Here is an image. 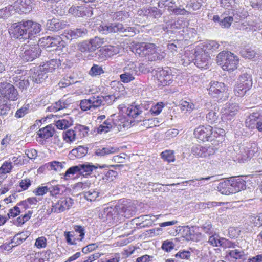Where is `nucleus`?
<instances>
[{
	"label": "nucleus",
	"instance_id": "obj_1",
	"mask_svg": "<svg viewBox=\"0 0 262 262\" xmlns=\"http://www.w3.org/2000/svg\"><path fill=\"white\" fill-rule=\"evenodd\" d=\"M135 53L140 56L147 57L150 61L161 60L165 55L164 52L158 51L155 44L145 42L136 45Z\"/></svg>",
	"mask_w": 262,
	"mask_h": 262
},
{
	"label": "nucleus",
	"instance_id": "obj_2",
	"mask_svg": "<svg viewBox=\"0 0 262 262\" xmlns=\"http://www.w3.org/2000/svg\"><path fill=\"white\" fill-rule=\"evenodd\" d=\"M216 61L224 70L232 72L237 68L239 59L231 52L223 51L217 55Z\"/></svg>",
	"mask_w": 262,
	"mask_h": 262
},
{
	"label": "nucleus",
	"instance_id": "obj_3",
	"mask_svg": "<svg viewBox=\"0 0 262 262\" xmlns=\"http://www.w3.org/2000/svg\"><path fill=\"white\" fill-rule=\"evenodd\" d=\"M119 108L123 113L134 119V121H130V124L128 122H125L128 123L129 126L131 125L132 123H133V125H134L135 122L138 123L137 120H140L143 118V115H145V111L148 109L147 107H145L144 106L143 103L138 104L136 103L128 104L127 105L124 104L120 105Z\"/></svg>",
	"mask_w": 262,
	"mask_h": 262
},
{
	"label": "nucleus",
	"instance_id": "obj_4",
	"mask_svg": "<svg viewBox=\"0 0 262 262\" xmlns=\"http://www.w3.org/2000/svg\"><path fill=\"white\" fill-rule=\"evenodd\" d=\"M236 152V155L234 161H238L239 162L244 163L248 159L251 158L255 153L257 152V148L255 143L248 144L247 146L241 145L235 146L233 148Z\"/></svg>",
	"mask_w": 262,
	"mask_h": 262
},
{
	"label": "nucleus",
	"instance_id": "obj_5",
	"mask_svg": "<svg viewBox=\"0 0 262 262\" xmlns=\"http://www.w3.org/2000/svg\"><path fill=\"white\" fill-rule=\"evenodd\" d=\"M98 165H93L92 163L85 162L73 166L68 169L65 173L66 179L70 177L71 175L78 174L83 176H87L92 173V171L98 168Z\"/></svg>",
	"mask_w": 262,
	"mask_h": 262
},
{
	"label": "nucleus",
	"instance_id": "obj_6",
	"mask_svg": "<svg viewBox=\"0 0 262 262\" xmlns=\"http://www.w3.org/2000/svg\"><path fill=\"white\" fill-rule=\"evenodd\" d=\"M9 33L12 38L18 39L21 41L28 39L25 19L12 24L9 28Z\"/></svg>",
	"mask_w": 262,
	"mask_h": 262
},
{
	"label": "nucleus",
	"instance_id": "obj_7",
	"mask_svg": "<svg viewBox=\"0 0 262 262\" xmlns=\"http://www.w3.org/2000/svg\"><path fill=\"white\" fill-rule=\"evenodd\" d=\"M0 97L7 101H16L18 93L12 84L6 81L0 82Z\"/></svg>",
	"mask_w": 262,
	"mask_h": 262
},
{
	"label": "nucleus",
	"instance_id": "obj_8",
	"mask_svg": "<svg viewBox=\"0 0 262 262\" xmlns=\"http://www.w3.org/2000/svg\"><path fill=\"white\" fill-rule=\"evenodd\" d=\"M117 211L116 205L114 207H105L100 211L99 217L102 222L113 225L117 222H119V218L118 215Z\"/></svg>",
	"mask_w": 262,
	"mask_h": 262
},
{
	"label": "nucleus",
	"instance_id": "obj_9",
	"mask_svg": "<svg viewBox=\"0 0 262 262\" xmlns=\"http://www.w3.org/2000/svg\"><path fill=\"white\" fill-rule=\"evenodd\" d=\"M41 52V50L38 44L32 46L25 45L23 47L20 56L24 61H32L39 57Z\"/></svg>",
	"mask_w": 262,
	"mask_h": 262
},
{
	"label": "nucleus",
	"instance_id": "obj_10",
	"mask_svg": "<svg viewBox=\"0 0 262 262\" xmlns=\"http://www.w3.org/2000/svg\"><path fill=\"white\" fill-rule=\"evenodd\" d=\"M116 206L119 222L123 221L124 218L131 217L136 214L137 211L134 205L130 202L118 203Z\"/></svg>",
	"mask_w": 262,
	"mask_h": 262
},
{
	"label": "nucleus",
	"instance_id": "obj_11",
	"mask_svg": "<svg viewBox=\"0 0 262 262\" xmlns=\"http://www.w3.org/2000/svg\"><path fill=\"white\" fill-rule=\"evenodd\" d=\"M194 64L200 69H207L211 64V59L207 51L198 49L195 52Z\"/></svg>",
	"mask_w": 262,
	"mask_h": 262
},
{
	"label": "nucleus",
	"instance_id": "obj_12",
	"mask_svg": "<svg viewBox=\"0 0 262 262\" xmlns=\"http://www.w3.org/2000/svg\"><path fill=\"white\" fill-rule=\"evenodd\" d=\"M74 204V200L69 197H63L56 202H52L51 212L59 213L69 209Z\"/></svg>",
	"mask_w": 262,
	"mask_h": 262
},
{
	"label": "nucleus",
	"instance_id": "obj_13",
	"mask_svg": "<svg viewBox=\"0 0 262 262\" xmlns=\"http://www.w3.org/2000/svg\"><path fill=\"white\" fill-rule=\"evenodd\" d=\"M102 105L101 98L91 96L88 99H82L80 102V107L83 111H93Z\"/></svg>",
	"mask_w": 262,
	"mask_h": 262
},
{
	"label": "nucleus",
	"instance_id": "obj_14",
	"mask_svg": "<svg viewBox=\"0 0 262 262\" xmlns=\"http://www.w3.org/2000/svg\"><path fill=\"white\" fill-rule=\"evenodd\" d=\"M118 123H113V120L112 119H107L105 120L101 124H100L97 128V132L99 134L102 133H108L113 127V124H115L117 126L118 130H121L122 129L125 128H128L129 125L128 123L125 122V119H122Z\"/></svg>",
	"mask_w": 262,
	"mask_h": 262
},
{
	"label": "nucleus",
	"instance_id": "obj_15",
	"mask_svg": "<svg viewBox=\"0 0 262 262\" xmlns=\"http://www.w3.org/2000/svg\"><path fill=\"white\" fill-rule=\"evenodd\" d=\"M117 84L118 86H117V88L118 89V90L117 91L116 90V92L113 94L106 95L104 96H97L101 98V100H102V105H104V102H105L107 104H112L113 102H114L116 100L123 98L126 94L125 89L122 84H121L119 83Z\"/></svg>",
	"mask_w": 262,
	"mask_h": 262
},
{
	"label": "nucleus",
	"instance_id": "obj_16",
	"mask_svg": "<svg viewBox=\"0 0 262 262\" xmlns=\"http://www.w3.org/2000/svg\"><path fill=\"white\" fill-rule=\"evenodd\" d=\"M104 42V38L96 36L91 39L89 41L82 42L79 46V50L82 52H93L100 47Z\"/></svg>",
	"mask_w": 262,
	"mask_h": 262
},
{
	"label": "nucleus",
	"instance_id": "obj_17",
	"mask_svg": "<svg viewBox=\"0 0 262 262\" xmlns=\"http://www.w3.org/2000/svg\"><path fill=\"white\" fill-rule=\"evenodd\" d=\"M119 46H105L97 51L96 55L99 60L103 61L119 53Z\"/></svg>",
	"mask_w": 262,
	"mask_h": 262
},
{
	"label": "nucleus",
	"instance_id": "obj_18",
	"mask_svg": "<svg viewBox=\"0 0 262 262\" xmlns=\"http://www.w3.org/2000/svg\"><path fill=\"white\" fill-rule=\"evenodd\" d=\"M25 24L27 31L28 39H32L40 35L42 30L41 25L32 20H25Z\"/></svg>",
	"mask_w": 262,
	"mask_h": 262
},
{
	"label": "nucleus",
	"instance_id": "obj_19",
	"mask_svg": "<svg viewBox=\"0 0 262 262\" xmlns=\"http://www.w3.org/2000/svg\"><path fill=\"white\" fill-rule=\"evenodd\" d=\"M227 90L226 86L223 82L212 81L208 89V94L214 98L221 97Z\"/></svg>",
	"mask_w": 262,
	"mask_h": 262
},
{
	"label": "nucleus",
	"instance_id": "obj_20",
	"mask_svg": "<svg viewBox=\"0 0 262 262\" xmlns=\"http://www.w3.org/2000/svg\"><path fill=\"white\" fill-rule=\"evenodd\" d=\"M212 127L210 125L199 126L194 131V135L199 140L205 141H211Z\"/></svg>",
	"mask_w": 262,
	"mask_h": 262
},
{
	"label": "nucleus",
	"instance_id": "obj_21",
	"mask_svg": "<svg viewBox=\"0 0 262 262\" xmlns=\"http://www.w3.org/2000/svg\"><path fill=\"white\" fill-rule=\"evenodd\" d=\"M182 236L187 241L200 242L202 239L203 235L198 231H195L194 227L188 226L184 227L182 232Z\"/></svg>",
	"mask_w": 262,
	"mask_h": 262
},
{
	"label": "nucleus",
	"instance_id": "obj_22",
	"mask_svg": "<svg viewBox=\"0 0 262 262\" xmlns=\"http://www.w3.org/2000/svg\"><path fill=\"white\" fill-rule=\"evenodd\" d=\"M69 12L76 17H91L93 15L92 8L83 6H72Z\"/></svg>",
	"mask_w": 262,
	"mask_h": 262
},
{
	"label": "nucleus",
	"instance_id": "obj_23",
	"mask_svg": "<svg viewBox=\"0 0 262 262\" xmlns=\"http://www.w3.org/2000/svg\"><path fill=\"white\" fill-rule=\"evenodd\" d=\"M238 111V106L236 103H229L221 110L223 120H231Z\"/></svg>",
	"mask_w": 262,
	"mask_h": 262
},
{
	"label": "nucleus",
	"instance_id": "obj_24",
	"mask_svg": "<svg viewBox=\"0 0 262 262\" xmlns=\"http://www.w3.org/2000/svg\"><path fill=\"white\" fill-rule=\"evenodd\" d=\"M174 75L172 74L171 70L168 68L159 72L157 78L162 85H169L173 80Z\"/></svg>",
	"mask_w": 262,
	"mask_h": 262
},
{
	"label": "nucleus",
	"instance_id": "obj_25",
	"mask_svg": "<svg viewBox=\"0 0 262 262\" xmlns=\"http://www.w3.org/2000/svg\"><path fill=\"white\" fill-rule=\"evenodd\" d=\"M13 6L14 11L28 13L31 11L33 3L32 0H17Z\"/></svg>",
	"mask_w": 262,
	"mask_h": 262
},
{
	"label": "nucleus",
	"instance_id": "obj_26",
	"mask_svg": "<svg viewBox=\"0 0 262 262\" xmlns=\"http://www.w3.org/2000/svg\"><path fill=\"white\" fill-rule=\"evenodd\" d=\"M86 33L87 30L85 28H76L73 30H66L61 36L67 40H72L81 37Z\"/></svg>",
	"mask_w": 262,
	"mask_h": 262
},
{
	"label": "nucleus",
	"instance_id": "obj_27",
	"mask_svg": "<svg viewBox=\"0 0 262 262\" xmlns=\"http://www.w3.org/2000/svg\"><path fill=\"white\" fill-rule=\"evenodd\" d=\"M191 153L200 157H207L214 154L213 148L211 147H203L194 145L191 148Z\"/></svg>",
	"mask_w": 262,
	"mask_h": 262
},
{
	"label": "nucleus",
	"instance_id": "obj_28",
	"mask_svg": "<svg viewBox=\"0 0 262 262\" xmlns=\"http://www.w3.org/2000/svg\"><path fill=\"white\" fill-rule=\"evenodd\" d=\"M54 133V127L51 124L42 127L37 132V136H38L39 138L37 141L39 142H43V140L52 137Z\"/></svg>",
	"mask_w": 262,
	"mask_h": 262
},
{
	"label": "nucleus",
	"instance_id": "obj_29",
	"mask_svg": "<svg viewBox=\"0 0 262 262\" xmlns=\"http://www.w3.org/2000/svg\"><path fill=\"white\" fill-rule=\"evenodd\" d=\"M68 26V23L65 20H59L56 18H52L47 22V26L48 29L52 31H58L64 29Z\"/></svg>",
	"mask_w": 262,
	"mask_h": 262
},
{
	"label": "nucleus",
	"instance_id": "obj_30",
	"mask_svg": "<svg viewBox=\"0 0 262 262\" xmlns=\"http://www.w3.org/2000/svg\"><path fill=\"white\" fill-rule=\"evenodd\" d=\"M119 26V23H103L98 27V30L100 33L106 35L110 33H118Z\"/></svg>",
	"mask_w": 262,
	"mask_h": 262
},
{
	"label": "nucleus",
	"instance_id": "obj_31",
	"mask_svg": "<svg viewBox=\"0 0 262 262\" xmlns=\"http://www.w3.org/2000/svg\"><path fill=\"white\" fill-rule=\"evenodd\" d=\"M71 103L72 99L69 98H66L64 96L58 102L48 107L47 109L50 112H57L67 108Z\"/></svg>",
	"mask_w": 262,
	"mask_h": 262
},
{
	"label": "nucleus",
	"instance_id": "obj_32",
	"mask_svg": "<svg viewBox=\"0 0 262 262\" xmlns=\"http://www.w3.org/2000/svg\"><path fill=\"white\" fill-rule=\"evenodd\" d=\"M232 194L246 188V182L241 178H231L230 180Z\"/></svg>",
	"mask_w": 262,
	"mask_h": 262
},
{
	"label": "nucleus",
	"instance_id": "obj_33",
	"mask_svg": "<svg viewBox=\"0 0 262 262\" xmlns=\"http://www.w3.org/2000/svg\"><path fill=\"white\" fill-rule=\"evenodd\" d=\"M212 19L223 28H229L233 21V18L232 16H225L223 15L220 16L217 15H214Z\"/></svg>",
	"mask_w": 262,
	"mask_h": 262
},
{
	"label": "nucleus",
	"instance_id": "obj_34",
	"mask_svg": "<svg viewBox=\"0 0 262 262\" xmlns=\"http://www.w3.org/2000/svg\"><path fill=\"white\" fill-rule=\"evenodd\" d=\"M64 39L63 37H61L58 36L57 37H52L48 36L47 38V44L48 45L47 46V51H50L51 50L50 48H53V50H56L59 48H61L62 46H63V42L62 39Z\"/></svg>",
	"mask_w": 262,
	"mask_h": 262
},
{
	"label": "nucleus",
	"instance_id": "obj_35",
	"mask_svg": "<svg viewBox=\"0 0 262 262\" xmlns=\"http://www.w3.org/2000/svg\"><path fill=\"white\" fill-rule=\"evenodd\" d=\"M82 195L84 199L90 202L98 200L99 198L102 196L101 192L98 188H91L88 191L83 192Z\"/></svg>",
	"mask_w": 262,
	"mask_h": 262
},
{
	"label": "nucleus",
	"instance_id": "obj_36",
	"mask_svg": "<svg viewBox=\"0 0 262 262\" xmlns=\"http://www.w3.org/2000/svg\"><path fill=\"white\" fill-rule=\"evenodd\" d=\"M248 25L250 27H246V25L242 24L240 29L249 31L251 29L253 31L262 29V19L260 18H255L251 21L248 22Z\"/></svg>",
	"mask_w": 262,
	"mask_h": 262
},
{
	"label": "nucleus",
	"instance_id": "obj_37",
	"mask_svg": "<svg viewBox=\"0 0 262 262\" xmlns=\"http://www.w3.org/2000/svg\"><path fill=\"white\" fill-rule=\"evenodd\" d=\"M62 61L60 59H51L42 66V70L47 72H52L59 66H62Z\"/></svg>",
	"mask_w": 262,
	"mask_h": 262
},
{
	"label": "nucleus",
	"instance_id": "obj_38",
	"mask_svg": "<svg viewBox=\"0 0 262 262\" xmlns=\"http://www.w3.org/2000/svg\"><path fill=\"white\" fill-rule=\"evenodd\" d=\"M238 84L243 85L245 89H250L252 86L251 75L247 73L241 74L238 78Z\"/></svg>",
	"mask_w": 262,
	"mask_h": 262
},
{
	"label": "nucleus",
	"instance_id": "obj_39",
	"mask_svg": "<svg viewBox=\"0 0 262 262\" xmlns=\"http://www.w3.org/2000/svg\"><path fill=\"white\" fill-rule=\"evenodd\" d=\"M119 148L115 147L106 146L105 147H100L95 151V155L97 156L103 157L110 154H113L118 152Z\"/></svg>",
	"mask_w": 262,
	"mask_h": 262
},
{
	"label": "nucleus",
	"instance_id": "obj_40",
	"mask_svg": "<svg viewBox=\"0 0 262 262\" xmlns=\"http://www.w3.org/2000/svg\"><path fill=\"white\" fill-rule=\"evenodd\" d=\"M217 190L222 194L229 195L232 193V190L229 180L220 182L217 187Z\"/></svg>",
	"mask_w": 262,
	"mask_h": 262
},
{
	"label": "nucleus",
	"instance_id": "obj_41",
	"mask_svg": "<svg viewBox=\"0 0 262 262\" xmlns=\"http://www.w3.org/2000/svg\"><path fill=\"white\" fill-rule=\"evenodd\" d=\"M120 26L118 33L124 34L125 36H134L139 32V31L135 27H125L121 23H120Z\"/></svg>",
	"mask_w": 262,
	"mask_h": 262
},
{
	"label": "nucleus",
	"instance_id": "obj_42",
	"mask_svg": "<svg viewBox=\"0 0 262 262\" xmlns=\"http://www.w3.org/2000/svg\"><path fill=\"white\" fill-rule=\"evenodd\" d=\"M138 122H141V125L143 126L146 128H150L152 126H156L158 125L160 123L157 118H152L150 119H146L143 116V118L140 120H137Z\"/></svg>",
	"mask_w": 262,
	"mask_h": 262
},
{
	"label": "nucleus",
	"instance_id": "obj_43",
	"mask_svg": "<svg viewBox=\"0 0 262 262\" xmlns=\"http://www.w3.org/2000/svg\"><path fill=\"white\" fill-rule=\"evenodd\" d=\"M28 237V233L27 232H23L19 233L13 237L9 244L12 245V247L17 246L24 242Z\"/></svg>",
	"mask_w": 262,
	"mask_h": 262
},
{
	"label": "nucleus",
	"instance_id": "obj_44",
	"mask_svg": "<svg viewBox=\"0 0 262 262\" xmlns=\"http://www.w3.org/2000/svg\"><path fill=\"white\" fill-rule=\"evenodd\" d=\"M87 148L83 146H79L76 148L72 149L69 155L71 159L74 158H81L84 157L87 154Z\"/></svg>",
	"mask_w": 262,
	"mask_h": 262
},
{
	"label": "nucleus",
	"instance_id": "obj_45",
	"mask_svg": "<svg viewBox=\"0 0 262 262\" xmlns=\"http://www.w3.org/2000/svg\"><path fill=\"white\" fill-rule=\"evenodd\" d=\"M73 120L69 117L67 116L65 118H61L56 121L55 125L57 128L60 129H66L73 124Z\"/></svg>",
	"mask_w": 262,
	"mask_h": 262
},
{
	"label": "nucleus",
	"instance_id": "obj_46",
	"mask_svg": "<svg viewBox=\"0 0 262 262\" xmlns=\"http://www.w3.org/2000/svg\"><path fill=\"white\" fill-rule=\"evenodd\" d=\"M46 72L45 71L42 70V68L41 67L39 70L34 73L31 78L34 82L40 83L43 82L46 78H47V75Z\"/></svg>",
	"mask_w": 262,
	"mask_h": 262
},
{
	"label": "nucleus",
	"instance_id": "obj_47",
	"mask_svg": "<svg viewBox=\"0 0 262 262\" xmlns=\"http://www.w3.org/2000/svg\"><path fill=\"white\" fill-rule=\"evenodd\" d=\"M240 53L241 56L245 58L253 59L255 57L257 52L255 49L249 46H246L242 49Z\"/></svg>",
	"mask_w": 262,
	"mask_h": 262
},
{
	"label": "nucleus",
	"instance_id": "obj_48",
	"mask_svg": "<svg viewBox=\"0 0 262 262\" xmlns=\"http://www.w3.org/2000/svg\"><path fill=\"white\" fill-rule=\"evenodd\" d=\"M11 111V104L6 100L0 97V115L6 116Z\"/></svg>",
	"mask_w": 262,
	"mask_h": 262
},
{
	"label": "nucleus",
	"instance_id": "obj_49",
	"mask_svg": "<svg viewBox=\"0 0 262 262\" xmlns=\"http://www.w3.org/2000/svg\"><path fill=\"white\" fill-rule=\"evenodd\" d=\"M77 139H81L88 134L89 128L88 127L82 125H77L74 127Z\"/></svg>",
	"mask_w": 262,
	"mask_h": 262
},
{
	"label": "nucleus",
	"instance_id": "obj_50",
	"mask_svg": "<svg viewBox=\"0 0 262 262\" xmlns=\"http://www.w3.org/2000/svg\"><path fill=\"white\" fill-rule=\"evenodd\" d=\"M111 17L113 21H123L129 17V14L126 11H121L111 14Z\"/></svg>",
	"mask_w": 262,
	"mask_h": 262
},
{
	"label": "nucleus",
	"instance_id": "obj_51",
	"mask_svg": "<svg viewBox=\"0 0 262 262\" xmlns=\"http://www.w3.org/2000/svg\"><path fill=\"white\" fill-rule=\"evenodd\" d=\"M178 222L177 221L172 220L170 221H167L163 223H159V226L160 227L154 228L150 230V233H153L154 235H158L161 234L162 233V229L161 227H164L166 226H172Z\"/></svg>",
	"mask_w": 262,
	"mask_h": 262
},
{
	"label": "nucleus",
	"instance_id": "obj_52",
	"mask_svg": "<svg viewBox=\"0 0 262 262\" xmlns=\"http://www.w3.org/2000/svg\"><path fill=\"white\" fill-rule=\"evenodd\" d=\"M62 136L64 141L68 143H71L77 139L74 129H68L63 132Z\"/></svg>",
	"mask_w": 262,
	"mask_h": 262
},
{
	"label": "nucleus",
	"instance_id": "obj_53",
	"mask_svg": "<svg viewBox=\"0 0 262 262\" xmlns=\"http://www.w3.org/2000/svg\"><path fill=\"white\" fill-rule=\"evenodd\" d=\"M13 81L14 84L22 91L27 90L29 86L28 79H21L18 77H15L14 78Z\"/></svg>",
	"mask_w": 262,
	"mask_h": 262
},
{
	"label": "nucleus",
	"instance_id": "obj_54",
	"mask_svg": "<svg viewBox=\"0 0 262 262\" xmlns=\"http://www.w3.org/2000/svg\"><path fill=\"white\" fill-rule=\"evenodd\" d=\"M66 190L63 185H57L49 187V191L51 195L57 197V195L62 194Z\"/></svg>",
	"mask_w": 262,
	"mask_h": 262
},
{
	"label": "nucleus",
	"instance_id": "obj_55",
	"mask_svg": "<svg viewBox=\"0 0 262 262\" xmlns=\"http://www.w3.org/2000/svg\"><path fill=\"white\" fill-rule=\"evenodd\" d=\"M219 47L220 45L216 41L208 40L205 42L203 50L205 51H210L213 52L217 50Z\"/></svg>",
	"mask_w": 262,
	"mask_h": 262
},
{
	"label": "nucleus",
	"instance_id": "obj_56",
	"mask_svg": "<svg viewBox=\"0 0 262 262\" xmlns=\"http://www.w3.org/2000/svg\"><path fill=\"white\" fill-rule=\"evenodd\" d=\"M151 216L149 215H142L137 219H135L133 221H137L139 220V221H142L141 223L139 224V225L140 227H144L145 226H148L152 224V221L150 219Z\"/></svg>",
	"mask_w": 262,
	"mask_h": 262
},
{
	"label": "nucleus",
	"instance_id": "obj_57",
	"mask_svg": "<svg viewBox=\"0 0 262 262\" xmlns=\"http://www.w3.org/2000/svg\"><path fill=\"white\" fill-rule=\"evenodd\" d=\"M13 5H9L5 8L0 9V19H5L10 16L14 11Z\"/></svg>",
	"mask_w": 262,
	"mask_h": 262
},
{
	"label": "nucleus",
	"instance_id": "obj_58",
	"mask_svg": "<svg viewBox=\"0 0 262 262\" xmlns=\"http://www.w3.org/2000/svg\"><path fill=\"white\" fill-rule=\"evenodd\" d=\"M123 71L126 73L132 74V76L135 77V76L138 75L137 67H136V63L130 62L123 69Z\"/></svg>",
	"mask_w": 262,
	"mask_h": 262
},
{
	"label": "nucleus",
	"instance_id": "obj_59",
	"mask_svg": "<svg viewBox=\"0 0 262 262\" xmlns=\"http://www.w3.org/2000/svg\"><path fill=\"white\" fill-rule=\"evenodd\" d=\"M213 177H207L206 178H199L195 179H192L186 181V183H190V185H192L193 186L199 187L204 184L203 182L205 181H208L210 180Z\"/></svg>",
	"mask_w": 262,
	"mask_h": 262
},
{
	"label": "nucleus",
	"instance_id": "obj_60",
	"mask_svg": "<svg viewBox=\"0 0 262 262\" xmlns=\"http://www.w3.org/2000/svg\"><path fill=\"white\" fill-rule=\"evenodd\" d=\"M47 168L49 170H54L56 171H61L63 168V165L61 163L57 161H53L46 164Z\"/></svg>",
	"mask_w": 262,
	"mask_h": 262
},
{
	"label": "nucleus",
	"instance_id": "obj_61",
	"mask_svg": "<svg viewBox=\"0 0 262 262\" xmlns=\"http://www.w3.org/2000/svg\"><path fill=\"white\" fill-rule=\"evenodd\" d=\"M162 158L168 163L174 162L175 160L174 152L173 150H165L161 154Z\"/></svg>",
	"mask_w": 262,
	"mask_h": 262
},
{
	"label": "nucleus",
	"instance_id": "obj_62",
	"mask_svg": "<svg viewBox=\"0 0 262 262\" xmlns=\"http://www.w3.org/2000/svg\"><path fill=\"white\" fill-rule=\"evenodd\" d=\"M10 159L11 160V164L13 163L14 165H22L28 162L26 157L23 155L17 157L13 156Z\"/></svg>",
	"mask_w": 262,
	"mask_h": 262
},
{
	"label": "nucleus",
	"instance_id": "obj_63",
	"mask_svg": "<svg viewBox=\"0 0 262 262\" xmlns=\"http://www.w3.org/2000/svg\"><path fill=\"white\" fill-rule=\"evenodd\" d=\"M261 120V118L260 117V114L259 113H253L249 116V118L246 120V123L248 124V122H249L248 125L250 126V125H255L256 122Z\"/></svg>",
	"mask_w": 262,
	"mask_h": 262
},
{
	"label": "nucleus",
	"instance_id": "obj_64",
	"mask_svg": "<svg viewBox=\"0 0 262 262\" xmlns=\"http://www.w3.org/2000/svg\"><path fill=\"white\" fill-rule=\"evenodd\" d=\"M201 228L204 232L210 235L215 232L211 223L209 221L206 222Z\"/></svg>",
	"mask_w": 262,
	"mask_h": 262
}]
</instances>
